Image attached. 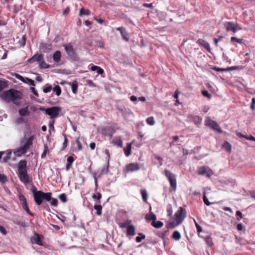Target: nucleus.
I'll return each mask as SVG.
<instances>
[{
  "mask_svg": "<svg viewBox=\"0 0 255 255\" xmlns=\"http://www.w3.org/2000/svg\"><path fill=\"white\" fill-rule=\"evenodd\" d=\"M222 36H221L219 38H214V41L215 43L216 46H218V43L221 40V39L222 38Z\"/></svg>",
  "mask_w": 255,
  "mask_h": 255,
  "instance_id": "obj_62",
  "label": "nucleus"
},
{
  "mask_svg": "<svg viewBox=\"0 0 255 255\" xmlns=\"http://www.w3.org/2000/svg\"><path fill=\"white\" fill-rule=\"evenodd\" d=\"M188 119L190 121L193 122L196 126L200 125L202 121V118L201 117L196 115H190L188 117Z\"/></svg>",
  "mask_w": 255,
  "mask_h": 255,
  "instance_id": "obj_13",
  "label": "nucleus"
},
{
  "mask_svg": "<svg viewBox=\"0 0 255 255\" xmlns=\"http://www.w3.org/2000/svg\"><path fill=\"white\" fill-rule=\"evenodd\" d=\"M165 175L170 181L172 189L175 190V180L172 178L174 175L169 171H165Z\"/></svg>",
  "mask_w": 255,
  "mask_h": 255,
  "instance_id": "obj_14",
  "label": "nucleus"
},
{
  "mask_svg": "<svg viewBox=\"0 0 255 255\" xmlns=\"http://www.w3.org/2000/svg\"><path fill=\"white\" fill-rule=\"evenodd\" d=\"M127 234L128 236H134L135 234V227L133 225H129L127 227Z\"/></svg>",
  "mask_w": 255,
  "mask_h": 255,
  "instance_id": "obj_16",
  "label": "nucleus"
},
{
  "mask_svg": "<svg viewBox=\"0 0 255 255\" xmlns=\"http://www.w3.org/2000/svg\"><path fill=\"white\" fill-rule=\"evenodd\" d=\"M59 198L61 200V201L63 203L66 202L67 201V197L64 193L59 195Z\"/></svg>",
  "mask_w": 255,
  "mask_h": 255,
  "instance_id": "obj_38",
  "label": "nucleus"
},
{
  "mask_svg": "<svg viewBox=\"0 0 255 255\" xmlns=\"http://www.w3.org/2000/svg\"><path fill=\"white\" fill-rule=\"evenodd\" d=\"M224 26L225 27L227 31H233L234 33H236L238 29H241V28H238V24L235 23L231 21H226L224 22Z\"/></svg>",
  "mask_w": 255,
  "mask_h": 255,
  "instance_id": "obj_9",
  "label": "nucleus"
},
{
  "mask_svg": "<svg viewBox=\"0 0 255 255\" xmlns=\"http://www.w3.org/2000/svg\"><path fill=\"white\" fill-rule=\"evenodd\" d=\"M18 198L21 202L23 209L30 216L32 217L34 216V214L30 212L28 208L26 199L25 196L23 194H20L18 196Z\"/></svg>",
  "mask_w": 255,
  "mask_h": 255,
  "instance_id": "obj_8",
  "label": "nucleus"
},
{
  "mask_svg": "<svg viewBox=\"0 0 255 255\" xmlns=\"http://www.w3.org/2000/svg\"><path fill=\"white\" fill-rule=\"evenodd\" d=\"M10 154H11L10 152L8 153L5 156L3 157V161L4 162H6L10 158Z\"/></svg>",
  "mask_w": 255,
  "mask_h": 255,
  "instance_id": "obj_58",
  "label": "nucleus"
},
{
  "mask_svg": "<svg viewBox=\"0 0 255 255\" xmlns=\"http://www.w3.org/2000/svg\"><path fill=\"white\" fill-rule=\"evenodd\" d=\"M141 195H142V199H143V200L147 203V192H146V191L145 190H141Z\"/></svg>",
  "mask_w": 255,
  "mask_h": 255,
  "instance_id": "obj_29",
  "label": "nucleus"
},
{
  "mask_svg": "<svg viewBox=\"0 0 255 255\" xmlns=\"http://www.w3.org/2000/svg\"><path fill=\"white\" fill-rule=\"evenodd\" d=\"M43 60V55L42 54H40L39 55L35 54L33 55L30 58H29L27 62L29 63H33L35 61L39 62Z\"/></svg>",
  "mask_w": 255,
  "mask_h": 255,
  "instance_id": "obj_15",
  "label": "nucleus"
},
{
  "mask_svg": "<svg viewBox=\"0 0 255 255\" xmlns=\"http://www.w3.org/2000/svg\"><path fill=\"white\" fill-rule=\"evenodd\" d=\"M140 236H137L136 237V241L137 243H139L142 240L144 239L145 238V235H142L141 233L139 234Z\"/></svg>",
  "mask_w": 255,
  "mask_h": 255,
  "instance_id": "obj_42",
  "label": "nucleus"
},
{
  "mask_svg": "<svg viewBox=\"0 0 255 255\" xmlns=\"http://www.w3.org/2000/svg\"><path fill=\"white\" fill-rule=\"evenodd\" d=\"M19 114L21 116H28L29 115V112L28 110V108L25 107L19 110Z\"/></svg>",
  "mask_w": 255,
  "mask_h": 255,
  "instance_id": "obj_19",
  "label": "nucleus"
},
{
  "mask_svg": "<svg viewBox=\"0 0 255 255\" xmlns=\"http://www.w3.org/2000/svg\"><path fill=\"white\" fill-rule=\"evenodd\" d=\"M145 218L147 220L153 221V222L156 220V216L152 213H151L150 214H147L145 216Z\"/></svg>",
  "mask_w": 255,
  "mask_h": 255,
  "instance_id": "obj_25",
  "label": "nucleus"
},
{
  "mask_svg": "<svg viewBox=\"0 0 255 255\" xmlns=\"http://www.w3.org/2000/svg\"><path fill=\"white\" fill-rule=\"evenodd\" d=\"M203 201L205 205L207 206H210L211 204V203H210L209 201L208 198L206 196V193L205 192L204 193V196L203 198Z\"/></svg>",
  "mask_w": 255,
  "mask_h": 255,
  "instance_id": "obj_43",
  "label": "nucleus"
},
{
  "mask_svg": "<svg viewBox=\"0 0 255 255\" xmlns=\"http://www.w3.org/2000/svg\"><path fill=\"white\" fill-rule=\"evenodd\" d=\"M68 140L65 135H64V141L63 143V148H65L67 146Z\"/></svg>",
  "mask_w": 255,
  "mask_h": 255,
  "instance_id": "obj_59",
  "label": "nucleus"
},
{
  "mask_svg": "<svg viewBox=\"0 0 255 255\" xmlns=\"http://www.w3.org/2000/svg\"><path fill=\"white\" fill-rule=\"evenodd\" d=\"M32 240H33V242L35 243L36 244H37L38 245H42L40 237L39 235L35 234Z\"/></svg>",
  "mask_w": 255,
  "mask_h": 255,
  "instance_id": "obj_21",
  "label": "nucleus"
},
{
  "mask_svg": "<svg viewBox=\"0 0 255 255\" xmlns=\"http://www.w3.org/2000/svg\"><path fill=\"white\" fill-rule=\"evenodd\" d=\"M52 89V87L51 86L46 87L43 89V92L45 93H47L50 92Z\"/></svg>",
  "mask_w": 255,
  "mask_h": 255,
  "instance_id": "obj_57",
  "label": "nucleus"
},
{
  "mask_svg": "<svg viewBox=\"0 0 255 255\" xmlns=\"http://www.w3.org/2000/svg\"><path fill=\"white\" fill-rule=\"evenodd\" d=\"M194 224L196 226V227L197 228V231L198 233H201L202 232V227L197 223L195 219H193Z\"/></svg>",
  "mask_w": 255,
  "mask_h": 255,
  "instance_id": "obj_44",
  "label": "nucleus"
},
{
  "mask_svg": "<svg viewBox=\"0 0 255 255\" xmlns=\"http://www.w3.org/2000/svg\"><path fill=\"white\" fill-rule=\"evenodd\" d=\"M131 144L128 143L126 149H124L125 153L127 156H129L131 154Z\"/></svg>",
  "mask_w": 255,
  "mask_h": 255,
  "instance_id": "obj_22",
  "label": "nucleus"
},
{
  "mask_svg": "<svg viewBox=\"0 0 255 255\" xmlns=\"http://www.w3.org/2000/svg\"><path fill=\"white\" fill-rule=\"evenodd\" d=\"M205 125L209 127L210 128L217 131L219 133H222L223 130L220 128L218 123L213 120H212L209 118H207L205 121Z\"/></svg>",
  "mask_w": 255,
  "mask_h": 255,
  "instance_id": "obj_6",
  "label": "nucleus"
},
{
  "mask_svg": "<svg viewBox=\"0 0 255 255\" xmlns=\"http://www.w3.org/2000/svg\"><path fill=\"white\" fill-rule=\"evenodd\" d=\"M31 191L33 193L34 200L37 205H41L42 200H45L47 201H51L50 204L53 206L56 207L57 206L58 201L55 198H51V193H44L41 191H37L34 186L32 187Z\"/></svg>",
  "mask_w": 255,
  "mask_h": 255,
  "instance_id": "obj_1",
  "label": "nucleus"
},
{
  "mask_svg": "<svg viewBox=\"0 0 255 255\" xmlns=\"http://www.w3.org/2000/svg\"><path fill=\"white\" fill-rule=\"evenodd\" d=\"M40 110L44 111L45 114L50 116L51 119H55L58 117L59 113L61 109L58 107H52L47 109L40 108Z\"/></svg>",
  "mask_w": 255,
  "mask_h": 255,
  "instance_id": "obj_5",
  "label": "nucleus"
},
{
  "mask_svg": "<svg viewBox=\"0 0 255 255\" xmlns=\"http://www.w3.org/2000/svg\"><path fill=\"white\" fill-rule=\"evenodd\" d=\"M67 161L68 163L72 164V163L74 161V158L72 156H70L68 157V158L67 159Z\"/></svg>",
  "mask_w": 255,
  "mask_h": 255,
  "instance_id": "obj_52",
  "label": "nucleus"
},
{
  "mask_svg": "<svg viewBox=\"0 0 255 255\" xmlns=\"http://www.w3.org/2000/svg\"><path fill=\"white\" fill-rule=\"evenodd\" d=\"M115 144H116L117 145H118V146H120V147H122L123 146V142H122V141L121 139L117 140L115 142Z\"/></svg>",
  "mask_w": 255,
  "mask_h": 255,
  "instance_id": "obj_56",
  "label": "nucleus"
},
{
  "mask_svg": "<svg viewBox=\"0 0 255 255\" xmlns=\"http://www.w3.org/2000/svg\"><path fill=\"white\" fill-rule=\"evenodd\" d=\"M23 122H24V119L22 117L17 118L15 122V124H21Z\"/></svg>",
  "mask_w": 255,
  "mask_h": 255,
  "instance_id": "obj_50",
  "label": "nucleus"
},
{
  "mask_svg": "<svg viewBox=\"0 0 255 255\" xmlns=\"http://www.w3.org/2000/svg\"><path fill=\"white\" fill-rule=\"evenodd\" d=\"M243 39H239L236 37H232L231 38V41L232 42H237L238 43H242L243 42Z\"/></svg>",
  "mask_w": 255,
  "mask_h": 255,
  "instance_id": "obj_35",
  "label": "nucleus"
},
{
  "mask_svg": "<svg viewBox=\"0 0 255 255\" xmlns=\"http://www.w3.org/2000/svg\"><path fill=\"white\" fill-rule=\"evenodd\" d=\"M116 30L120 31L123 38L126 41H128V39L126 37V32L125 31V29L123 27H119L116 28Z\"/></svg>",
  "mask_w": 255,
  "mask_h": 255,
  "instance_id": "obj_20",
  "label": "nucleus"
},
{
  "mask_svg": "<svg viewBox=\"0 0 255 255\" xmlns=\"http://www.w3.org/2000/svg\"><path fill=\"white\" fill-rule=\"evenodd\" d=\"M186 211L184 208L180 207L176 212V226L180 224L186 217Z\"/></svg>",
  "mask_w": 255,
  "mask_h": 255,
  "instance_id": "obj_7",
  "label": "nucleus"
},
{
  "mask_svg": "<svg viewBox=\"0 0 255 255\" xmlns=\"http://www.w3.org/2000/svg\"><path fill=\"white\" fill-rule=\"evenodd\" d=\"M198 174L201 175H205L207 177H210L213 174V173L208 167L202 166L199 168Z\"/></svg>",
  "mask_w": 255,
  "mask_h": 255,
  "instance_id": "obj_10",
  "label": "nucleus"
},
{
  "mask_svg": "<svg viewBox=\"0 0 255 255\" xmlns=\"http://www.w3.org/2000/svg\"><path fill=\"white\" fill-rule=\"evenodd\" d=\"M126 169L127 172H134L140 169L138 164L131 163L126 165Z\"/></svg>",
  "mask_w": 255,
  "mask_h": 255,
  "instance_id": "obj_11",
  "label": "nucleus"
},
{
  "mask_svg": "<svg viewBox=\"0 0 255 255\" xmlns=\"http://www.w3.org/2000/svg\"><path fill=\"white\" fill-rule=\"evenodd\" d=\"M24 82L29 84L31 86H35L34 81L33 80L30 79L28 78H25Z\"/></svg>",
  "mask_w": 255,
  "mask_h": 255,
  "instance_id": "obj_41",
  "label": "nucleus"
},
{
  "mask_svg": "<svg viewBox=\"0 0 255 255\" xmlns=\"http://www.w3.org/2000/svg\"><path fill=\"white\" fill-rule=\"evenodd\" d=\"M7 181V178L6 176L4 174H2L0 173V182L2 183H5Z\"/></svg>",
  "mask_w": 255,
  "mask_h": 255,
  "instance_id": "obj_46",
  "label": "nucleus"
},
{
  "mask_svg": "<svg viewBox=\"0 0 255 255\" xmlns=\"http://www.w3.org/2000/svg\"><path fill=\"white\" fill-rule=\"evenodd\" d=\"M0 97L6 102H12L13 104L18 106L20 104L19 100L22 98V93L12 89L4 91L0 95Z\"/></svg>",
  "mask_w": 255,
  "mask_h": 255,
  "instance_id": "obj_2",
  "label": "nucleus"
},
{
  "mask_svg": "<svg viewBox=\"0 0 255 255\" xmlns=\"http://www.w3.org/2000/svg\"><path fill=\"white\" fill-rule=\"evenodd\" d=\"M76 143L77 144V149L78 150H81L82 149V146L79 139L76 140Z\"/></svg>",
  "mask_w": 255,
  "mask_h": 255,
  "instance_id": "obj_54",
  "label": "nucleus"
},
{
  "mask_svg": "<svg viewBox=\"0 0 255 255\" xmlns=\"http://www.w3.org/2000/svg\"><path fill=\"white\" fill-rule=\"evenodd\" d=\"M39 67L41 69L49 68L50 66L47 64L44 61V59L38 62Z\"/></svg>",
  "mask_w": 255,
  "mask_h": 255,
  "instance_id": "obj_28",
  "label": "nucleus"
},
{
  "mask_svg": "<svg viewBox=\"0 0 255 255\" xmlns=\"http://www.w3.org/2000/svg\"><path fill=\"white\" fill-rule=\"evenodd\" d=\"M53 91L56 92L57 96L61 94V90L60 87L58 85H56L53 89Z\"/></svg>",
  "mask_w": 255,
  "mask_h": 255,
  "instance_id": "obj_36",
  "label": "nucleus"
},
{
  "mask_svg": "<svg viewBox=\"0 0 255 255\" xmlns=\"http://www.w3.org/2000/svg\"><path fill=\"white\" fill-rule=\"evenodd\" d=\"M102 197V195L100 193H98L97 194H94L92 196V198L94 199H97L99 200Z\"/></svg>",
  "mask_w": 255,
  "mask_h": 255,
  "instance_id": "obj_48",
  "label": "nucleus"
},
{
  "mask_svg": "<svg viewBox=\"0 0 255 255\" xmlns=\"http://www.w3.org/2000/svg\"><path fill=\"white\" fill-rule=\"evenodd\" d=\"M0 232L4 235H5L6 234V232L2 226L0 225Z\"/></svg>",
  "mask_w": 255,
  "mask_h": 255,
  "instance_id": "obj_60",
  "label": "nucleus"
},
{
  "mask_svg": "<svg viewBox=\"0 0 255 255\" xmlns=\"http://www.w3.org/2000/svg\"><path fill=\"white\" fill-rule=\"evenodd\" d=\"M223 210H224V211H228V212H230V213H232V214L233 213V211H232V209H231V208H229V207H224V208H223Z\"/></svg>",
  "mask_w": 255,
  "mask_h": 255,
  "instance_id": "obj_63",
  "label": "nucleus"
},
{
  "mask_svg": "<svg viewBox=\"0 0 255 255\" xmlns=\"http://www.w3.org/2000/svg\"><path fill=\"white\" fill-rule=\"evenodd\" d=\"M53 58L55 62H59L61 59V52L59 51L55 52L53 55Z\"/></svg>",
  "mask_w": 255,
  "mask_h": 255,
  "instance_id": "obj_18",
  "label": "nucleus"
},
{
  "mask_svg": "<svg viewBox=\"0 0 255 255\" xmlns=\"http://www.w3.org/2000/svg\"><path fill=\"white\" fill-rule=\"evenodd\" d=\"M25 36L24 35H22V38L19 40L18 42L21 46H24L25 45Z\"/></svg>",
  "mask_w": 255,
  "mask_h": 255,
  "instance_id": "obj_37",
  "label": "nucleus"
},
{
  "mask_svg": "<svg viewBox=\"0 0 255 255\" xmlns=\"http://www.w3.org/2000/svg\"><path fill=\"white\" fill-rule=\"evenodd\" d=\"M151 225L152 226H153L155 228L158 229V228L162 227L163 225V224L161 221H156V220H155V221L152 222V223H151Z\"/></svg>",
  "mask_w": 255,
  "mask_h": 255,
  "instance_id": "obj_23",
  "label": "nucleus"
},
{
  "mask_svg": "<svg viewBox=\"0 0 255 255\" xmlns=\"http://www.w3.org/2000/svg\"><path fill=\"white\" fill-rule=\"evenodd\" d=\"M167 215L170 217L172 215L173 210L170 205H168L167 207Z\"/></svg>",
  "mask_w": 255,
  "mask_h": 255,
  "instance_id": "obj_40",
  "label": "nucleus"
},
{
  "mask_svg": "<svg viewBox=\"0 0 255 255\" xmlns=\"http://www.w3.org/2000/svg\"><path fill=\"white\" fill-rule=\"evenodd\" d=\"M251 109L252 110H255V98H253L252 99V103L251 105Z\"/></svg>",
  "mask_w": 255,
  "mask_h": 255,
  "instance_id": "obj_51",
  "label": "nucleus"
},
{
  "mask_svg": "<svg viewBox=\"0 0 255 255\" xmlns=\"http://www.w3.org/2000/svg\"><path fill=\"white\" fill-rule=\"evenodd\" d=\"M202 45L204 47L205 49H206L209 52L210 51V46L208 42L202 40Z\"/></svg>",
  "mask_w": 255,
  "mask_h": 255,
  "instance_id": "obj_34",
  "label": "nucleus"
},
{
  "mask_svg": "<svg viewBox=\"0 0 255 255\" xmlns=\"http://www.w3.org/2000/svg\"><path fill=\"white\" fill-rule=\"evenodd\" d=\"M42 49L44 50L45 49H51V45L50 44H42L41 46Z\"/></svg>",
  "mask_w": 255,
  "mask_h": 255,
  "instance_id": "obj_49",
  "label": "nucleus"
},
{
  "mask_svg": "<svg viewBox=\"0 0 255 255\" xmlns=\"http://www.w3.org/2000/svg\"><path fill=\"white\" fill-rule=\"evenodd\" d=\"M94 208L96 210V214L100 216L102 214V206L100 205H95Z\"/></svg>",
  "mask_w": 255,
  "mask_h": 255,
  "instance_id": "obj_27",
  "label": "nucleus"
},
{
  "mask_svg": "<svg viewBox=\"0 0 255 255\" xmlns=\"http://www.w3.org/2000/svg\"><path fill=\"white\" fill-rule=\"evenodd\" d=\"M166 227L168 229L174 228L175 227V219H170L167 222L166 225Z\"/></svg>",
  "mask_w": 255,
  "mask_h": 255,
  "instance_id": "obj_17",
  "label": "nucleus"
},
{
  "mask_svg": "<svg viewBox=\"0 0 255 255\" xmlns=\"http://www.w3.org/2000/svg\"><path fill=\"white\" fill-rule=\"evenodd\" d=\"M33 136H31L26 140V143L22 146L18 148L14 152L16 156H20L22 154L25 153L29 147L32 144Z\"/></svg>",
  "mask_w": 255,
  "mask_h": 255,
  "instance_id": "obj_4",
  "label": "nucleus"
},
{
  "mask_svg": "<svg viewBox=\"0 0 255 255\" xmlns=\"http://www.w3.org/2000/svg\"><path fill=\"white\" fill-rule=\"evenodd\" d=\"M14 223L20 227H25V222L21 220H16L13 221Z\"/></svg>",
  "mask_w": 255,
  "mask_h": 255,
  "instance_id": "obj_30",
  "label": "nucleus"
},
{
  "mask_svg": "<svg viewBox=\"0 0 255 255\" xmlns=\"http://www.w3.org/2000/svg\"><path fill=\"white\" fill-rule=\"evenodd\" d=\"M71 86L72 92L74 94H76L77 92L78 84L76 81H75L71 84H70Z\"/></svg>",
  "mask_w": 255,
  "mask_h": 255,
  "instance_id": "obj_26",
  "label": "nucleus"
},
{
  "mask_svg": "<svg viewBox=\"0 0 255 255\" xmlns=\"http://www.w3.org/2000/svg\"><path fill=\"white\" fill-rule=\"evenodd\" d=\"M226 71H234V70H237L240 69V67L238 66H232L228 67L227 68H226Z\"/></svg>",
  "mask_w": 255,
  "mask_h": 255,
  "instance_id": "obj_47",
  "label": "nucleus"
},
{
  "mask_svg": "<svg viewBox=\"0 0 255 255\" xmlns=\"http://www.w3.org/2000/svg\"><path fill=\"white\" fill-rule=\"evenodd\" d=\"M30 90L35 96H36L37 97L38 96V93L36 91V90L34 87H31Z\"/></svg>",
  "mask_w": 255,
  "mask_h": 255,
  "instance_id": "obj_61",
  "label": "nucleus"
},
{
  "mask_svg": "<svg viewBox=\"0 0 255 255\" xmlns=\"http://www.w3.org/2000/svg\"><path fill=\"white\" fill-rule=\"evenodd\" d=\"M54 123V121L50 122L49 126V128L50 129H54V126H53Z\"/></svg>",
  "mask_w": 255,
  "mask_h": 255,
  "instance_id": "obj_64",
  "label": "nucleus"
},
{
  "mask_svg": "<svg viewBox=\"0 0 255 255\" xmlns=\"http://www.w3.org/2000/svg\"><path fill=\"white\" fill-rule=\"evenodd\" d=\"M90 14V12L89 10H85L84 8H81L80 10L79 15L82 16L83 15H89Z\"/></svg>",
  "mask_w": 255,
  "mask_h": 255,
  "instance_id": "obj_31",
  "label": "nucleus"
},
{
  "mask_svg": "<svg viewBox=\"0 0 255 255\" xmlns=\"http://www.w3.org/2000/svg\"><path fill=\"white\" fill-rule=\"evenodd\" d=\"M222 147L228 152H231L232 149V146L231 144L229 143L228 141H225L223 144Z\"/></svg>",
  "mask_w": 255,
  "mask_h": 255,
  "instance_id": "obj_24",
  "label": "nucleus"
},
{
  "mask_svg": "<svg viewBox=\"0 0 255 255\" xmlns=\"http://www.w3.org/2000/svg\"><path fill=\"white\" fill-rule=\"evenodd\" d=\"M146 122L150 125H153L154 124V118L152 117H149L146 120Z\"/></svg>",
  "mask_w": 255,
  "mask_h": 255,
  "instance_id": "obj_45",
  "label": "nucleus"
},
{
  "mask_svg": "<svg viewBox=\"0 0 255 255\" xmlns=\"http://www.w3.org/2000/svg\"><path fill=\"white\" fill-rule=\"evenodd\" d=\"M202 94L203 96L208 98L209 99H211L212 97V95L208 93V92L207 90H202Z\"/></svg>",
  "mask_w": 255,
  "mask_h": 255,
  "instance_id": "obj_39",
  "label": "nucleus"
},
{
  "mask_svg": "<svg viewBox=\"0 0 255 255\" xmlns=\"http://www.w3.org/2000/svg\"><path fill=\"white\" fill-rule=\"evenodd\" d=\"M26 165L27 162L25 160H20L17 164L18 177L20 180L25 185L29 182Z\"/></svg>",
  "mask_w": 255,
  "mask_h": 255,
  "instance_id": "obj_3",
  "label": "nucleus"
},
{
  "mask_svg": "<svg viewBox=\"0 0 255 255\" xmlns=\"http://www.w3.org/2000/svg\"><path fill=\"white\" fill-rule=\"evenodd\" d=\"M64 47L68 55L70 57H74L75 51L72 44L70 43L67 45H64Z\"/></svg>",
  "mask_w": 255,
  "mask_h": 255,
  "instance_id": "obj_12",
  "label": "nucleus"
},
{
  "mask_svg": "<svg viewBox=\"0 0 255 255\" xmlns=\"http://www.w3.org/2000/svg\"><path fill=\"white\" fill-rule=\"evenodd\" d=\"M205 241H206V243H207V244L209 247H212L213 245V241H212V238L210 237H207L205 239Z\"/></svg>",
  "mask_w": 255,
  "mask_h": 255,
  "instance_id": "obj_32",
  "label": "nucleus"
},
{
  "mask_svg": "<svg viewBox=\"0 0 255 255\" xmlns=\"http://www.w3.org/2000/svg\"><path fill=\"white\" fill-rule=\"evenodd\" d=\"M245 138L247 140L255 141V137L252 135H250L249 136L246 135Z\"/></svg>",
  "mask_w": 255,
  "mask_h": 255,
  "instance_id": "obj_55",
  "label": "nucleus"
},
{
  "mask_svg": "<svg viewBox=\"0 0 255 255\" xmlns=\"http://www.w3.org/2000/svg\"><path fill=\"white\" fill-rule=\"evenodd\" d=\"M213 69L217 71H218V72H224V71H226V68H219V67H214Z\"/></svg>",
  "mask_w": 255,
  "mask_h": 255,
  "instance_id": "obj_53",
  "label": "nucleus"
},
{
  "mask_svg": "<svg viewBox=\"0 0 255 255\" xmlns=\"http://www.w3.org/2000/svg\"><path fill=\"white\" fill-rule=\"evenodd\" d=\"M7 87V83L4 81L0 80V91H1L3 89Z\"/></svg>",
  "mask_w": 255,
  "mask_h": 255,
  "instance_id": "obj_33",
  "label": "nucleus"
}]
</instances>
